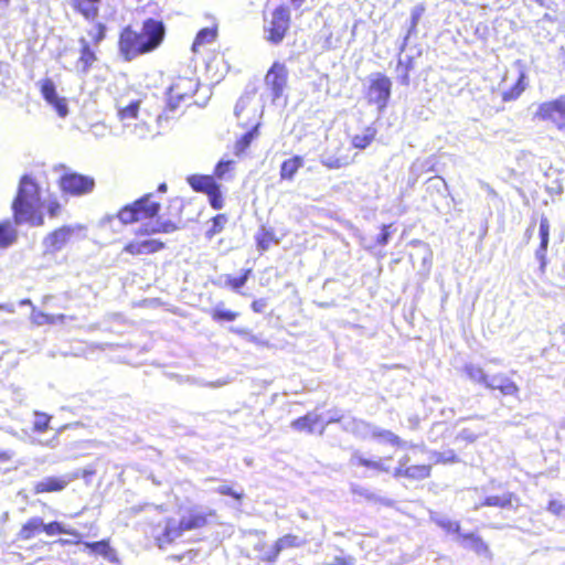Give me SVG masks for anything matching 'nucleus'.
<instances>
[{"label": "nucleus", "mask_w": 565, "mask_h": 565, "mask_svg": "<svg viewBox=\"0 0 565 565\" xmlns=\"http://www.w3.org/2000/svg\"><path fill=\"white\" fill-rule=\"evenodd\" d=\"M215 516L213 510L203 511L198 507L183 509L179 519L164 515L161 508H157L154 513L147 516L143 524V535L148 541L164 550L173 544L184 532L198 531L210 524V519Z\"/></svg>", "instance_id": "1"}, {"label": "nucleus", "mask_w": 565, "mask_h": 565, "mask_svg": "<svg viewBox=\"0 0 565 565\" xmlns=\"http://www.w3.org/2000/svg\"><path fill=\"white\" fill-rule=\"evenodd\" d=\"M166 36V26L161 20L148 18L139 30L126 25L119 33L118 49L125 61L157 50Z\"/></svg>", "instance_id": "2"}, {"label": "nucleus", "mask_w": 565, "mask_h": 565, "mask_svg": "<svg viewBox=\"0 0 565 565\" xmlns=\"http://www.w3.org/2000/svg\"><path fill=\"white\" fill-rule=\"evenodd\" d=\"M393 460L392 455L371 459L364 457L360 451H355L350 459V465L356 468L363 467L376 473H392L395 479H405L409 482L423 481L431 475L433 467L430 463L412 465L407 455L399 458L395 468L392 467Z\"/></svg>", "instance_id": "3"}, {"label": "nucleus", "mask_w": 565, "mask_h": 565, "mask_svg": "<svg viewBox=\"0 0 565 565\" xmlns=\"http://www.w3.org/2000/svg\"><path fill=\"white\" fill-rule=\"evenodd\" d=\"M40 199L41 188L39 183L28 174L22 175L11 203L13 222L15 224L43 226L45 222L39 207Z\"/></svg>", "instance_id": "4"}, {"label": "nucleus", "mask_w": 565, "mask_h": 565, "mask_svg": "<svg viewBox=\"0 0 565 565\" xmlns=\"http://www.w3.org/2000/svg\"><path fill=\"white\" fill-rule=\"evenodd\" d=\"M180 222L167 220L153 226H140L135 231V237L128 241L121 248L120 255L137 258L143 255H152L166 248V243L152 237L154 234L173 233L180 228Z\"/></svg>", "instance_id": "5"}, {"label": "nucleus", "mask_w": 565, "mask_h": 565, "mask_svg": "<svg viewBox=\"0 0 565 565\" xmlns=\"http://www.w3.org/2000/svg\"><path fill=\"white\" fill-rule=\"evenodd\" d=\"M233 164L232 160H221L214 167L213 174H191L186 182L194 192L205 194L214 210H221L224 206V198L216 179L222 180L232 170Z\"/></svg>", "instance_id": "6"}, {"label": "nucleus", "mask_w": 565, "mask_h": 565, "mask_svg": "<svg viewBox=\"0 0 565 565\" xmlns=\"http://www.w3.org/2000/svg\"><path fill=\"white\" fill-rule=\"evenodd\" d=\"M160 210V202L153 200L152 193H147L134 202L120 207L117 212V217L122 224L128 225L154 218L158 216Z\"/></svg>", "instance_id": "7"}, {"label": "nucleus", "mask_w": 565, "mask_h": 565, "mask_svg": "<svg viewBox=\"0 0 565 565\" xmlns=\"http://www.w3.org/2000/svg\"><path fill=\"white\" fill-rule=\"evenodd\" d=\"M63 169L56 183L64 198H79L94 191L96 183L92 175L65 169V167Z\"/></svg>", "instance_id": "8"}, {"label": "nucleus", "mask_w": 565, "mask_h": 565, "mask_svg": "<svg viewBox=\"0 0 565 565\" xmlns=\"http://www.w3.org/2000/svg\"><path fill=\"white\" fill-rule=\"evenodd\" d=\"M392 92V82L383 73L374 74L365 90V99L369 105H375L380 111H383L390 102Z\"/></svg>", "instance_id": "9"}, {"label": "nucleus", "mask_w": 565, "mask_h": 565, "mask_svg": "<svg viewBox=\"0 0 565 565\" xmlns=\"http://www.w3.org/2000/svg\"><path fill=\"white\" fill-rule=\"evenodd\" d=\"M198 88L199 83L194 77L178 76L169 87L166 113L175 110L181 102L193 97Z\"/></svg>", "instance_id": "10"}, {"label": "nucleus", "mask_w": 565, "mask_h": 565, "mask_svg": "<svg viewBox=\"0 0 565 565\" xmlns=\"http://www.w3.org/2000/svg\"><path fill=\"white\" fill-rule=\"evenodd\" d=\"M290 12L287 7L279 6L271 12V18L266 26V39L271 44H279L290 28Z\"/></svg>", "instance_id": "11"}, {"label": "nucleus", "mask_w": 565, "mask_h": 565, "mask_svg": "<svg viewBox=\"0 0 565 565\" xmlns=\"http://www.w3.org/2000/svg\"><path fill=\"white\" fill-rule=\"evenodd\" d=\"M306 543L307 540L305 537L291 533L285 534L278 537L268 551L263 552L264 545L256 546V550L262 552L258 559L266 564H273L278 559L282 551L288 548H298L303 546Z\"/></svg>", "instance_id": "12"}, {"label": "nucleus", "mask_w": 565, "mask_h": 565, "mask_svg": "<svg viewBox=\"0 0 565 565\" xmlns=\"http://www.w3.org/2000/svg\"><path fill=\"white\" fill-rule=\"evenodd\" d=\"M535 117L552 122L557 129L565 128V96L547 100L539 105Z\"/></svg>", "instance_id": "13"}, {"label": "nucleus", "mask_w": 565, "mask_h": 565, "mask_svg": "<svg viewBox=\"0 0 565 565\" xmlns=\"http://www.w3.org/2000/svg\"><path fill=\"white\" fill-rule=\"evenodd\" d=\"M265 84L269 87L271 96L279 98L288 84V70L281 62H274L265 75Z\"/></svg>", "instance_id": "14"}, {"label": "nucleus", "mask_w": 565, "mask_h": 565, "mask_svg": "<svg viewBox=\"0 0 565 565\" xmlns=\"http://www.w3.org/2000/svg\"><path fill=\"white\" fill-rule=\"evenodd\" d=\"M79 478L78 472L64 476H49L33 484L32 491L34 494L62 492L67 486Z\"/></svg>", "instance_id": "15"}, {"label": "nucleus", "mask_w": 565, "mask_h": 565, "mask_svg": "<svg viewBox=\"0 0 565 565\" xmlns=\"http://www.w3.org/2000/svg\"><path fill=\"white\" fill-rule=\"evenodd\" d=\"M74 227L70 225L60 226L50 232L43 238V246L46 254H55L65 248L74 236Z\"/></svg>", "instance_id": "16"}, {"label": "nucleus", "mask_w": 565, "mask_h": 565, "mask_svg": "<svg viewBox=\"0 0 565 565\" xmlns=\"http://www.w3.org/2000/svg\"><path fill=\"white\" fill-rule=\"evenodd\" d=\"M482 382L488 388L498 390L502 395L518 396L520 392L518 384L504 375L494 376L491 382L488 381L487 375H483Z\"/></svg>", "instance_id": "17"}, {"label": "nucleus", "mask_w": 565, "mask_h": 565, "mask_svg": "<svg viewBox=\"0 0 565 565\" xmlns=\"http://www.w3.org/2000/svg\"><path fill=\"white\" fill-rule=\"evenodd\" d=\"M305 166V158L299 154H295L290 158L285 159L280 163L279 178L280 181L292 182L295 177Z\"/></svg>", "instance_id": "18"}, {"label": "nucleus", "mask_w": 565, "mask_h": 565, "mask_svg": "<svg viewBox=\"0 0 565 565\" xmlns=\"http://www.w3.org/2000/svg\"><path fill=\"white\" fill-rule=\"evenodd\" d=\"M280 238L277 236L274 228L260 226L255 234V244L259 253L268 250L271 246L278 245Z\"/></svg>", "instance_id": "19"}, {"label": "nucleus", "mask_w": 565, "mask_h": 565, "mask_svg": "<svg viewBox=\"0 0 565 565\" xmlns=\"http://www.w3.org/2000/svg\"><path fill=\"white\" fill-rule=\"evenodd\" d=\"M96 61L97 55L90 49L89 43L86 40L81 39L79 56L76 61L78 72L87 74Z\"/></svg>", "instance_id": "20"}, {"label": "nucleus", "mask_w": 565, "mask_h": 565, "mask_svg": "<svg viewBox=\"0 0 565 565\" xmlns=\"http://www.w3.org/2000/svg\"><path fill=\"white\" fill-rule=\"evenodd\" d=\"M85 548L89 552L102 555L104 558L108 559L111 563L118 562L116 551L110 546V540L104 539L96 542H84Z\"/></svg>", "instance_id": "21"}, {"label": "nucleus", "mask_w": 565, "mask_h": 565, "mask_svg": "<svg viewBox=\"0 0 565 565\" xmlns=\"http://www.w3.org/2000/svg\"><path fill=\"white\" fill-rule=\"evenodd\" d=\"M102 0H71V6L87 20H95L99 12Z\"/></svg>", "instance_id": "22"}, {"label": "nucleus", "mask_w": 565, "mask_h": 565, "mask_svg": "<svg viewBox=\"0 0 565 565\" xmlns=\"http://www.w3.org/2000/svg\"><path fill=\"white\" fill-rule=\"evenodd\" d=\"M460 541L466 548L473 551L478 555H491L488 544L475 533L461 534Z\"/></svg>", "instance_id": "23"}, {"label": "nucleus", "mask_w": 565, "mask_h": 565, "mask_svg": "<svg viewBox=\"0 0 565 565\" xmlns=\"http://www.w3.org/2000/svg\"><path fill=\"white\" fill-rule=\"evenodd\" d=\"M43 532V520L34 516L22 524L17 537L19 541H30Z\"/></svg>", "instance_id": "24"}, {"label": "nucleus", "mask_w": 565, "mask_h": 565, "mask_svg": "<svg viewBox=\"0 0 565 565\" xmlns=\"http://www.w3.org/2000/svg\"><path fill=\"white\" fill-rule=\"evenodd\" d=\"M12 220L6 218L0 221V248H8L18 239V230Z\"/></svg>", "instance_id": "25"}, {"label": "nucleus", "mask_w": 565, "mask_h": 565, "mask_svg": "<svg viewBox=\"0 0 565 565\" xmlns=\"http://www.w3.org/2000/svg\"><path fill=\"white\" fill-rule=\"evenodd\" d=\"M260 124L256 122L252 128L242 135L234 143V153L239 157L246 152L254 139L259 136Z\"/></svg>", "instance_id": "26"}, {"label": "nucleus", "mask_w": 565, "mask_h": 565, "mask_svg": "<svg viewBox=\"0 0 565 565\" xmlns=\"http://www.w3.org/2000/svg\"><path fill=\"white\" fill-rule=\"evenodd\" d=\"M217 32L218 29L216 24L201 29L193 40L191 46L192 52L198 53L201 46L214 42L217 38Z\"/></svg>", "instance_id": "27"}, {"label": "nucleus", "mask_w": 565, "mask_h": 565, "mask_svg": "<svg viewBox=\"0 0 565 565\" xmlns=\"http://www.w3.org/2000/svg\"><path fill=\"white\" fill-rule=\"evenodd\" d=\"M377 129L373 126H366L361 134H356L351 138V145L358 150H364L375 140Z\"/></svg>", "instance_id": "28"}, {"label": "nucleus", "mask_w": 565, "mask_h": 565, "mask_svg": "<svg viewBox=\"0 0 565 565\" xmlns=\"http://www.w3.org/2000/svg\"><path fill=\"white\" fill-rule=\"evenodd\" d=\"M320 423V416L313 413H308L291 422V427L298 431L313 433L317 424Z\"/></svg>", "instance_id": "29"}, {"label": "nucleus", "mask_w": 565, "mask_h": 565, "mask_svg": "<svg viewBox=\"0 0 565 565\" xmlns=\"http://www.w3.org/2000/svg\"><path fill=\"white\" fill-rule=\"evenodd\" d=\"M43 532L50 536L57 534H68L77 537V540L75 541L76 544L82 543L79 532H77L76 530L64 527L63 524L58 521H51L46 524L43 522Z\"/></svg>", "instance_id": "30"}, {"label": "nucleus", "mask_w": 565, "mask_h": 565, "mask_svg": "<svg viewBox=\"0 0 565 565\" xmlns=\"http://www.w3.org/2000/svg\"><path fill=\"white\" fill-rule=\"evenodd\" d=\"M372 437L379 443L388 444L395 448H401L404 445V441L398 435L387 429L374 430Z\"/></svg>", "instance_id": "31"}, {"label": "nucleus", "mask_w": 565, "mask_h": 565, "mask_svg": "<svg viewBox=\"0 0 565 565\" xmlns=\"http://www.w3.org/2000/svg\"><path fill=\"white\" fill-rule=\"evenodd\" d=\"M539 234L541 242L536 253L542 259H544L550 239V222L545 216H542L540 220Z\"/></svg>", "instance_id": "32"}, {"label": "nucleus", "mask_w": 565, "mask_h": 565, "mask_svg": "<svg viewBox=\"0 0 565 565\" xmlns=\"http://www.w3.org/2000/svg\"><path fill=\"white\" fill-rule=\"evenodd\" d=\"M228 222V217L224 213L216 214L211 218V225L205 232V238L212 239L217 234L222 233Z\"/></svg>", "instance_id": "33"}, {"label": "nucleus", "mask_w": 565, "mask_h": 565, "mask_svg": "<svg viewBox=\"0 0 565 565\" xmlns=\"http://www.w3.org/2000/svg\"><path fill=\"white\" fill-rule=\"evenodd\" d=\"M513 493L507 492L501 495H489L481 502V507L508 508L512 505Z\"/></svg>", "instance_id": "34"}, {"label": "nucleus", "mask_w": 565, "mask_h": 565, "mask_svg": "<svg viewBox=\"0 0 565 565\" xmlns=\"http://www.w3.org/2000/svg\"><path fill=\"white\" fill-rule=\"evenodd\" d=\"M525 76L524 74H520L518 81L512 85L509 89L504 90L501 95L503 102L509 103L518 99L522 93L525 90Z\"/></svg>", "instance_id": "35"}, {"label": "nucleus", "mask_w": 565, "mask_h": 565, "mask_svg": "<svg viewBox=\"0 0 565 565\" xmlns=\"http://www.w3.org/2000/svg\"><path fill=\"white\" fill-rule=\"evenodd\" d=\"M31 319L35 324L43 326V324H54L56 322H63L65 320V316L64 315L53 316V315H49L43 311H32Z\"/></svg>", "instance_id": "36"}, {"label": "nucleus", "mask_w": 565, "mask_h": 565, "mask_svg": "<svg viewBox=\"0 0 565 565\" xmlns=\"http://www.w3.org/2000/svg\"><path fill=\"white\" fill-rule=\"evenodd\" d=\"M252 268H246L237 277H233L230 275L226 276L225 286L234 291H238L246 284V281L252 275Z\"/></svg>", "instance_id": "37"}, {"label": "nucleus", "mask_w": 565, "mask_h": 565, "mask_svg": "<svg viewBox=\"0 0 565 565\" xmlns=\"http://www.w3.org/2000/svg\"><path fill=\"white\" fill-rule=\"evenodd\" d=\"M414 68V58L412 56L407 57L406 61H398L397 70H401V74L398 76V81L402 85L408 86L411 83V71Z\"/></svg>", "instance_id": "38"}, {"label": "nucleus", "mask_w": 565, "mask_h": 565, "mask_svg": "<svg viewBox=\"0 0 565 565\" xmlns=\"http://www.w3.org/2000/svg\"><path fill=\"white\" fill-rule=\"evenodd\" d=\"M414 68V58L412 56L407 57L406 61H398L397 70H401V74L398 76V81L402 85L408 86L411 83V71Z\"/></svg>", "instance_id": "39"}, {"label": "nucleus", "mask_w": 565, "mask_h": 565, "mask_svg": "<svg viewBox=\"0 0 565 565\" xmlns=\"http://www.w3.org/2000/svg\"><path fill=\"white\" fill-rule=\"evenodd\" d=\"M140 100H132L127 106L118 109L117 116L119 120H131L138 117Z\"/></svg>", "instance_id": "40"}, {"label": "nucleus", "mask_w": 565, "mask_h": 565, "mask_svg": "<svg viewBox=\"0 0 565 565\" xmlns=\"http://www.w3.org/2000/svg\"><path fill=\"white\" fill-rule=\"evenodd\" d=\"M353 158H350L349 156H341V157H329L324 160H322V164L332 170V169H340L343 167H347L353 162Z\"/></svg>", "instance_id": "41"}, {"label": "nucleus", "mask_w": 565, "mask_h": 565, "mask_svg": "<svg viewBox=\"0 0 565 565\" xmlns=\"http://www.w3.org/2000/svg\"><path fill=\"white\" fill-rule=\"evenodd\" d=\"M237 317L238 312L232 310L215 308L211 311V318L215 322H231L236 320Z\"/></svg>", "instance_id": "42"}, {"label": "nucleus", "mask_w": 565, "mask_h": 565, "mask_svg": "<svg viewBox=\"0 0 565 565\" xmlns=\"http://www.w3.org/2000/svg\"><path fill=\"white\" fill-rule=\"evenodd\" d=\"M51 417L44 413H36L33 422V431L42 434L50 427Z\"/></svg>", "instance_id": "43"}, {"label": "nucleus", "mask_w": 565, "mask_h": 565, "mask_svg": "<svg viewBox=\"0 0 565 565\" xmlns=\"http://www.w3.org/2000/svg\"><path fill=\"white\" fill-rule=\"evenodd\" d=\"M40 90L46 103L57 97L55 85L50 78H45L41 82Z\"/></svg>", "instance_id": "44"}, {"label": "nucleus", "mask_w": 565, "mask_h": 565, "mask_svg": "<svg viewBox=\"0 0 565 565\" xmlns=\"http://www.w3.org/2000/svg\"><path fill=\"white\" fill-rule=\"evenodd\" d=\"M106 35V26L105 24L98 22L96 23L92 30L88 31L89 40L93 44L97 45L100 43Z\"/></svg>", "instance_id": "45"}, {"label": "nucleus", "mask_w": 565, "mask_h": 565, "mask_svg": "<svg viewBox=\"0 0 565 565\" xmlns=\"http://www.w3.org/2000/svg\"><path fill=\"white\" fill-rule=\"evenodd\" d=\"M216 492L221 495L231 497L238 502L242 501L245 497V493L242 489L235 490L233 487L226 484L220 486L216 489Z\"/></svg>", "instance_id": "46"}, {"label": "nucleus", "mask_w": 565, "mask_h": 565, "mask_svg": "<svg viewBox=\"0 0 565 565\" xmlns=\"http://www.w3.org/2000/svg\"><path fill=\"white\" fill-rule=\"evenodd\" d=\"M49 104L54 107L57 115L60 117H66L68 114V107L66 99L64 97H55L54 99L50 100Z\"/></svg>", "instance_id": "47"}, {"label": "nucleus", "mask_w": 565, "mask_h": 565, "mask_svg": "<svg viewBox=\"0 0 565 565\" xmlns=\"http://www.w3.org/2000/svg\"><path fill=\"white\" fill-rule=\"evenodd\" d=\"M63 206L57 198L51 199L46 204V213L51 218L57 217L62 213Z\"/></svg>", "instance_id": "48"}, {"label": "nucleus", "mask_w": 565, "mask_h": 565, "mask_svg": "<svg viewBox=\"0 0 565 565\" xmlns=\"http://www.w3.org/2000/svg\"><path fill=\"white\" fill-rule=\"evenodd\" d=\"M546 509L556 516H563L565 514V504L559 500H550Z\"/></svg>", "instance_id": "49"}, {"label": "nucleus", "mask_w": 565, "mask_h": 565, "mask_svg": "<svg viewBox=\"0 0 565 565\" xmlns=\"http://www.w3.org/2000/svg\"><path fill=\"white\" fill-rule=\"evenodd\" d=\"M391 224H384L382 225L381 227V233L380 235L376 237V244L380 245V246H385L390 238H391Z\"/></svg>", "instance_id": "50"}, {"label": "nucleus", "mask_w": 565, "mask_h": 565, "mask_svg": "<svg viewBox=\"0 0 565 565\" xmlns=\"http://www.w3.org/2000/svg\"><path fill=\"white\" fill-rule=\"evenodd\" d=\"M424 12V7L418 6L412 11V21H411V30H415L417 26V23Z\"/></svg>", "instance_id": "51"}, {"label": "nucleus", "mask_w": 565, "mask_h": 565, "mask_svg": "<svg viewBox=\"0 0 565 565\" xmlns=\"http://www.w3.org/2000/svg\"><path fill=\"white\" fill-rule=\"evenodd\" d=\"M265 307H266V300H265V299H263V298H260V299H255V300H253V301H252V303H250V308H252V310H253L254 312H256V313H260V312H263V311H264V309H265Z\"/></svg>", "instance_id": "52"}, {"label": "nucleus", "mask_w": 565, "mask_h": 565, "mask_svg": "<svg viewBox=\"0 0 565 565\" xmlns=\"http://www.w3.org/2000/svg\"><path fill=\"white\" fill-rule=\"evenodd\" d=\"M13 455V451L10 449H0V466L10 462Z\"/></svg>", "instance_id": "53"}, {"label": "nucleus", "mask_w": 565, "mask_h": 565, "mask_svg": "<svg viewBox=\"0 0 565 565\" xmlns=\"http://www.w3.org/2000/svg\"><path fill=\"white\" fill-rule=\"evenodd\" d=\"M457 458L455 456V454L452 451H449V454L447 456H445V463L446 462H454L456 461Z\"/></svg>", "instance_id": "54"}, {"label": "nucleus", "mask_w": 565, "mask_h": 565, "mask_svg": "<svg viewBox=\"0 0 565 565\" xmlns=\"http://www.w3.org/2000/svg\"><path fill=\"white\" fill-rule=\"evenodd\" d=\"M243 109H244V106H242V105H239V104H237V105L235 106V116H236L237 118H239V117H241V114H242Z\"/></svg>", "instance_id": "55"}, {"label": "nucleus", "mask_w": 565, "mask_h": 565, "mask_svg": "<svg viewBox=\"0 0 565 565\" xmlns=\"http://www.w3.org/2000/svg\"><path fill=\"white\" fill-rule=\"evenodd\" d=\"M335 562L338 565H350V563L344 558H337Z\"/></svg>", "instance_id": "56"}, {"label": "nucleus", "mask_w": 565, "mask_h": 565, "mask_svg": "<svg viewBox=\"0 0 565 565\" xmlns=\"http://www.w3.org/2000/svg\"><path fill=\"white\" fill-rule=\"evenodd\" d=\"M295 7H300L306 0H290Z\"/></svg>", "instance_id": "57"}, {"label": "nucleus", "mask_w": 565, "mask_h": 565, "mask_svg": "<svg viewBox=\"0 0 565 565\" xmlns=\"http://www.w3.org/2000/svg\"><path fill=\"white\" fill-rule=\"evenodd\" d=\"M158 191L159 192H166L167 191V184L163 182V183H160L159 186H158Z\"/></svg>", "instance_id": "58"}, {"label": "nucleus", "mask_w": 565, "mask_h": 565, "mask_svg": "<svg viewBox=\"0 0 565 565\" xmlns=\"http://www.w3.org/2000/svg\"><path fill=\"white\" fill-rule=\"evenodd\" d=\"M234 333L238 334V335H244L246 334V330L244 329H235L233 330Z\"/></svg>", "instance_id": "59"}, {"label": "nucleus", "mask_w": 565, "mask_h": 565, "mask_svg": "<svg viewBox=\"0 0 565 565\" xmlns=\"http://www.w3.org/2000/svg\"><path fill=\"white\" fill-rule=\"evenodd\" d=\"M93 473H94V471H92V470H90V471H88V470H84L82 473H78V475H79V477H81V476H82V477H87V476H90V475H93Z\"/></svg>", "instance_id": "60"}, {"label": "nucleus", "mask_w": 565, "mask_h": 565, "mask_svg": "<svg viewBox=\"0 0 565 565\" xmlns=\"http://www.w3.org/2000/svg\"><path fill=\"white\" fill-rule=\"evenodd\" d=\"M561 333H562V335L565 338V324H563V326L561 327Z\"/></svg>", "instance_id": "61"}, {"label": "nucleus", "mask_w": 565, "mask_h": 565, "mask_svg": "<svg viewBox=\"0 0 565 565\" xmlns=\"http://www.w3.org/2000/svg\"><path fill=\"white\" fill-rule=\"evenodd\" d=\"M172 558L177 559V561H181L182 559V556L179 555V556H172Z\"/></svg>", "instance_id": "62"}, {"label": "nucleus", "mask_w": 565, "mask_h": 565, "mask_svg": "<svg viewBox=\"0 0 565 565\" xmlns=\"http://www.w3.org/2000/svg\"><path fill=\"white\" fill-rule=\"evenodd\" d=\"M10 0H0V3L8 4Z\"/></svg>", "instance_id": "63"}, {"label": "nucleus", "mask_w": 565, "mask_h": 565, "mask_svg": "<svg viewBox=\"0 0 565 565\" xmlns=\"http://www.w3.org/2000/svg\"><path fill=\"white\" fill-rule=\"evenodd\" d=\"M61 543H62L63 545H65V544H68L70 542H68V541H66V540H62V541H61Z\"/></svg>", "instance_id": "64"}]
</instances>
